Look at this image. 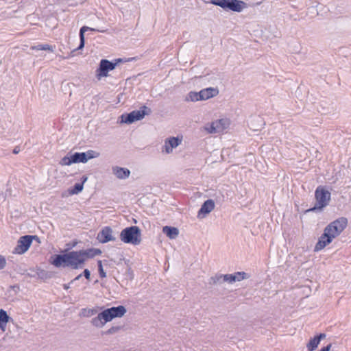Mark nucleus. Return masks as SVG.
Segmentation results:
<instances>
[{"label": "nucleus", "instance_id": "nucleus-34", "mask_svg": "<svg viewBox=\"0 0 351 351\" xmlns=\"http://www.w3.org/2000/svg\"><path fill=\"white\" fill-rule=\"evenodd\" d=\"M20 152V149L18 147H16L14 149H13V153L14 154H17L19 152Z\"/></svg>", "mask_w": 351, "mask_h": 351}, {"label": "nucleus", "instance_id": "nucleus-30", "mask_svg": "<svg viewBox=\"0 0 351 351\" xmlns=\"http://www.w3.org/2000/svg\"><path fill=\"white\" fill-rule=\"evenodd\" d=\"M119 330V327H112L110 329H108L107 331L104 332V334L109 335V334H114L116 333Z\"/></svg>", "mask_w": 351, "mask_h": 351}, {"label": "nucleus", "instance_id": "nucleus-9", "mask_svg": "<svg viewBox=\"0 0 351 351\" xmlns=\"http://www.w3.org/2000/svg\"><path fill=\"white\" fill-rule=\"evenodd\" d=\"M230 125L227 119H221L212 122L205 127V130L210 134L220 133L224 131Z\"/></svg>", "mask_w": 351, "mask_h": 351}, {"label": "nucleus", "instance_id": "nucleus-2", "mask_svg": "<svg viewBox=\"0 0 351 351\" xmlns=\"http://www.w3.org/2000/svg\"><path fill=\"white\" fill-rule=\"evenodd\" d=\"M126 313L125 308H107L96 317L92 319L91 323L97 328H101L114 317H121Z\"/></svg>", "mask_w": 351, "mask_h": 351}, {"label": "nucleus", "instance_id": "nucleus-10", "mask_svg": "<svg viewBox=\"0 0 351 351\" xmlns=\"http://www.w3.org/2000/svg\"><path fill=\"white\" fill-rule=\"evenodd\" d=\"M115 64L110 62L107 60H101L99 67L97 70V76L99 79L101 77H107L108 73L115 68Z\"/></svg>", "mask_w": 351, "mask_h": 351}, {"label": "nucleus", "instance_id": "nucleus-8", "mask_svg": "<svg viewBox=\"0 0 351 351\" xmlns=\"http://www.w3.org/2000/svg\"><path fill=\"white\" fill-rule=\"evenodd\" d=\"M37 239V236L25 235L21 237L13 250V253L15 254H24L31 246L33 239Z\"/></svg>", "mask_w": 351, "mask_h": 351}, {"label": "nucleus", "instance_id": "nucleus-11", "mask_svg": "<svg viewBox=\"0 0 351 351\" xmlns=\"http://www.w3.org/2000/svg\"><path fill=\"white\" fill-rule=\"evenodd\" d=\"M334 239L327 230L324 228V233L319 238L318 241L315 244L314 250L315 252L320 251L323 250L326 245H329Z\"/></svg>", "mask_w": 351, "mask_h": 351}, {"label": "nucleus", "instance_id": "nucleus-13", "mask_svg": "<svg viewBox=\"0 0 351 351\" xmlns=\"http://www.w3.org/2000/svg\"><path fill=\"white\" fill-rule=\"evenodd\" d=\"M51 263L56 267H68L67 253L65 254L55 255L51 257Z\"/></svg>", "mask_w": 351, "mask_h": 351}, {"label": "nucleus", "instance_id": "nucleus-29", "mask_svg": "<svg viewBox=\"0 0 351 351\" xmlns=\"http://www.w3.org/2000/svg\"><path fill=\"white\" fill-rule=\"evenodd\" d=\"M97 264H98V270H99V274L100 278H106V274L103 269L101 261H98Z\"/></svg>", "mask_w": 351, "mask_h": 351}, {"label": "nucleus", "instance_id": "nucleus-33", "mask_svg": "<svg viewBox=\"0 0 351 351\" xmlns=\"http://www.w3.org/2000/svg\"><path fill=\"white\" fill-rule=\"evenodd\" d=\"M331 346V344H328L327 346L322 348L320 351H330Z\"/></svg>", "mask_w": 351, "mask_h": 351}, {"label": "nucleus", "instance_id": "nucleus-15", "mask_svg": "<svg viewBox=\"0 0 351 351\" xmlns=\"http://www.w3.org/2000/svg\"><path fill=\"white\" fill-rule=\"evenodd\" d=\"M215 208V202L213 199H208L202 206L198 212V217H202L210 213Z\"/></svg>", "mask_w": 351, "mask_h": 351}, {"label": "nucleus", "instance_id": "nucleus-21", "mask_svg": "<svg viewBox=\"0 0 351 351\" xmlns=\"http://www.w3.org/2000/svg\"><path fill=\"white\" fill-rule=\"evenodd\" d=\"M162 232L171 239H176L179 234L178 228L167 226L162 228Z\"/></svg>", "mask_w": 351, "mask_h": 351}, {"label": "nucleus", "instance_id": "nucleus-27", "mask_svg": "<svg viewBox=\"0 0 351 351\" xmlns=\"http://www.w3.org/2000/svg\"><path fill=\"white\" fill-rule=\"evenodd\" d=\"M85 157L86 158V162L88 159H92L94 158H97L99 156V154L98 152H96L93 150H88L86 152H84Z\"/></svg>", "mask_w": 351, "mask_h": 351}, {"label": "nucleus", "instance_id": "nucleus-5", "mask_svg": "<svg viewBox=\"0 0 351 351\" xmlns=\"http://www.w3.org/2000/svg\"><path fill=\"white\" fill-rule=\"evenodd\" d=\"M210 3L218 5L224 10L240 12L245 6V3L239 0H210Z\"/></svg>", "mask_w": 351, "mask_h": 351}, {"label": "nucleus", "instance_id": "nucleus-1", "mask_svg": "<svg viewBox=\"0 0 351 351\" xmlns=\"http://www.w3.org/2000/svg\"><path fill=\"white\" fill-rule=\"evenodd\" d=\"M101 253L99 249H87L85 250L72 251L67 253L68 267L73 269L81 268L86 261Z\"/></svg>", "mask_w": 351, "mask_h": 351}, {"label": "nucleus", "instance_id": "nucleus-14", "mask_svg": "<svg viewBox=\"0 0 351 351\" xmlns=\"http://www.w3.org/2000/svg\"><path fill=\"white\" fill-rule=\"evenodd\" d=\"M326 337V334L321 333L319 335L315 336L314 337L310 339L306 345L308 351L315 350L317 348L321 340L325 339Z\"/></svg>", "mask_w": 351, "mask_h": 351}, {"label": "nucleus", "instance_id": "nucleus-35", "mask_svg": "<svg viewBox=\"0 0 351 351\" xmlns=\"http://www.w3.org/2000/svg\"><path fill=\"white\" fill-rule=\"evenodd\" d=\"M82 276V274H80L79 276H77L75 280H78L80 277Z\"/></svg>", "mask_w": 351, "mask_h": 351}, {"label": "nucleus", "instance_id": "nucleus-12", "mask_svg": "<svg viewBox=\"0 0 351 351\" xmlns=\"http://www.w3.org/2000/svg\"><path fill=\"white\" fill-rule=\"evenodd\" d=\"M112 230L108 227H104L98 234L97 239L100 243H105L110 241H114V238L112 237Z\"/></svg>", "mask_w": 351, "mask_h": 351}, {"label": "nucleus", "instance_id": "nucleus-3", "mask_svg": "<svg viewBox=\"0 0 351 351\" xmlns=\"http://www.w3.org/2000/svg\"><path fill=\"white\" fill-rule=\"evenodd\" d=\"M120 239L125 243L138 245L141 241L139 228L134 226L124 228L120 233Z\"/></svg>", "mask_w": 351, "mask_h": 351}, {"label": "nucleus", "instance_id": "nucleus-19", "mask_svg": "<svg viewBox=\"0 0 351 351\" xmlns=\"http://www.w3.org/2000/svg\"><path fill=\"white\" fill-rule=\"evenodd\" d=\"M10 319V317L8 315L7 312L3 309L0 310V328L2 331L5 332L6 330L7 324Z\"/></svg>", "mask_w": 351, "mask_h": 351}, {"label": "nucleus", "instance_id": "nucleus-18", "mask_svg": "<svg viewBox=\"0 0 351 351\" xmlns=\"http://www.w3.org/2000/svg\"><path fill=\"white\" fill-rule=\"evenodd\" d=\"M247 274L245 272H237L234 274H227L223 276V280L230 282H234L236 280L240 281L246 278Z\"/></svg>", "mask_w": 351, "mask_h": 351}, {"label": "nucleus", "instance_id": "nucleus-16", "mask_svg": "<svg viewBox=\"0 0 351 351\" xmlns=\"http://www.w3.org/2000/svg\"><path fill=\"white\" fill-rule=\"evenodd\" d=\"M219 94V90L217 88H206L200 90V97L202 100H206L217 96Z\"/></svg>", "mask_w": 351, "mask_h": 351}, {"label": "nucleus", "instance_id": "nucleus-24", "mask_svg": "<svg viewBox=\"0 0 351 351\" xmlns=\"http://www.w3.org/2000/svg\"><path fill=\"white\" fill-rule=\"evenodd\" d=\"M71 156L73 158V161H74V163L86 162V158L85 157L84 152L75 153L74 154H73Z\"/></svg>", "mask_w": 351, "mask_h": 351}, {"label": "nucleus", "instance_id": "nucleus-28", "mask_svg": "<svg viewBox=\"0 0 351 351\" xmlns=\"http://www.w3.org/2000/svg\"><path fill=\"white\" fill-rule=\"evenodd\" d=\"M89 28L86 26H84L80 29V45L79 48H82L84 45V33L87 31Z\"/></svg>", "mask_w": 351, "mask_h": 351}, {"label": "nucleus", "instance_id": "nucleus-22", "mask_svg": "<svg viewBox=\"0 0 351 351\" xmlns=\"http://www.w3.org/2000/svg\"><path fill=\"white\" fill-rule=\"evenodd\" d=\"M82 179V183H76L72 189L69 190V193L70 195L77 194L83 190L84 184L85 182H86L87 177L83 176Z\"/></svg>", "mask_w": 351, "mask_h": 351}, {"label": "nucleus", "instance_id": "nucleus-31", "mask_svg": "<svg viewBox=\"0 0 351 351\" xmlns=\"http://www.w3.org/2000/svg\"><path fill=\"white\" fill-rule=\"evenodd\" d=\"M6 265V260L5 258L0 255V270L3 269Z\"/></svg>", "mask_w": 351, "mask_h": 351}, {"label": "nucleus", "instance_id": "nucleus-4", "mask_svg": "<svg viewBox=\"0 0 351 351\" xmlns=\"http://www.w3.org/2000/svg\"><path fill=\"white\" fill-rule=\"evenodd\" d=\"M348 219L346 217H339L332 222L330 223L325 229L327 232L332 236L333 239L337 237L346 229L348 226Z\"/></svg>", "mask_w": 351, "mask_h": 351}, {"label": "nucleus", "instance_id": "nucleus-20", "mask_svg": "<svg viewBox=\"0 0 351 351\" xmlns=\"http://www.w3.org/2000/svg\"><path fill=\"white\" fill-rule=\"evenodd\" d=\"M114 174L119 179H125L129 177L130 171L125 168L116 167L113 168Z\"/></svg>", "mask_w": 351, "mask_h": 351}, {"label": "nucleus", "instance_id": "nucleus-32", "mask_svg": "<svg viewBox=\"0 0 351 351\" xmlns=\"http://www.w3.org/2000/svg\"><path fill=\"white\" fill-rule=\"evenodd\" d=\"M84 276L87 280H90V274L88 269H85L84 271Z\"/></svg>", "mask_w": 351, "mask_h": 351}, {"label": "nucleus", "instance_id": "nucleus-23", "mask_svg": "<svg viewBox=\"0 0 351 351\" xmlns=\"http://www.w3.org/2000/svg\"><path fill=\"white\" fill-rule=\"evenodd\" d=\"M31 49L36 51H49L53 52L54 50V47L48 44H40L36 46H32Z\"/></svg>", "mask_w": 351, "mask_h": 351}, {"label": "nucleus", "instance_id": "nucleus-25", "mask_svg": "<svg viewBox=\"0 0 351 351\" xmlns=\"http://www.w3.org/2000/svg\"><path fill=\"white\" fill-rule=\"evenodd\" d=\"M73 163H74V161H73L72 156H64L60 161V165L62 166H69Z\"/></svg>", "mask_w": 351, "mask_h": 351}, {"label": "nucleus", "instance_id": "nucleus-26", "mask_svg": "<svg viewBox=\"0 0 351 351\" xmlns=\"http://www.w3.org/2000/svg\"><path fill=\"white\" fill-rule=\"evenodd\" d=\"M188 100H190L191 101H197L199 100H202V97H200V91L199 93L190 92L188 95Z\"/></svg>", "mask_w": 351, "mask_h": 351}, {"label": "nucleus", "instance_id": "nucleus-17", "mask_svg": "<svg viewBox=\"0 0 351 351\" xmlns=\"http://www.w3.org/2000/svg\"><path fill=\"white\" fill-rule=\"evenodd\" d=\"M182 141V138L172 137L165 141V148L167 153H170L173 148L176 147Z\"/></svg>", "mask_w": 351, "mask_h": 351}, {"label": "nucleus", "instance_id": "nucleus-6", "mask_svg": "<svg viewBox=\"0 0 351 351\" xmlns=\"http://www.w3.org/2000/svg\"><path fill=\"white\" fill-rule=\"evenodd\" d=\"M316 203L313 209H322L326 207L330 200V193L324 186H318L315 191Z\"/></svg>", "mask_w": 351, "mask_h": 351}, {"label": "nucleus", "instance_id": "nucleus-7", "mask_svg": "<svg viewBox=\"0 0 351 351\" xmlns=\"http://www.w3.org/2000/svg\"><path fill=\"white\" fill-rule=\"evenodd\" d=\"M150 109L143 106L138 110H133L129 114H123L121 116V122L125 123H132L134 121L141 120L144 117L149 114Z\"/></svg>", "mask_w": 351, "mask_h": 351}]
</instances>
